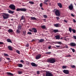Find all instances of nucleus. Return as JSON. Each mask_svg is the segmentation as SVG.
<instances>
[{
  "label": "nucleus",
  "mask_w": 76,
  "mask_h": 76,
  "mask_svg": "<svg viewBox=\"0 0 76 76\" xmlns=\"http://www.w3.org/2000/svg\"><path fill=\"white\" fill-rule=\"evenodd\" d=\"M55 59L53 58L48 59L47 60V62L51 64H53L55 63Z\"/></svg>",
  "instance_id": "f257e3e1"
},
{
  "label": "nucleus",
  "mask_w": 76,
  "mask_h": 76,
  "mask_svg": "<svg viewBox=\"0 0 76 76\" xmlns=\"http://www.w3.org/2000/svg\"><path fill=\"white\" fill-rule=\"evenodd\" d=\"M53 12L56 16H60V12L58 10L54 9L53 10Z\"/></svg>",
  "instance_id": "f03ea898"
},
{
  "label": "nucleus",
  "mask_w": 76,
  "mask_h": 76,
  "mask_svg": "<svg viewBox=\"0 0 76 76\" xmlns=\"http://www.w3.org/2000/svg\"><path fill=\"white\" fill-rule=\"evenodd\" d=\"M2 16L3 17V18L5 19H8L9 17V14H5V13H4L3 15H2Z\"/></svg>",
  "instance_id": "7ed1b4c3"
},
{
  "label": "nucleus",
  "mask_w": 76,
  "mask_h": 76,
  "mask_svg": "<svg viewBox=\"0 0 76 76\" xmlns=\"http://www.w3.org/2000/svg\"><path fill=\"white\" fill-rule=\"evenodd\" d=\"M9 7L12 10H15L16 8H15V6L13 4H10L9 6Z\"/></svg>",
  "instance_id": "20e7f679"
},
{
  "label": "nucleus",
  "mask_w": 76,
  "mask_h": 76,
  "mask_svg": "<svg viewBox=\"0 0 76 76\" xmlns=\"http://www.w3.org/2000/svg\"><path fill=\"white\" fill-rule=\"evenodd\" d=\"M46 76H53V74L49 72H46Z\"/></svg>",
  "instance_id": "39448f33"
},
{
  "label": "nucleus",
  "mask_w": 76,
  "mask_h": 76,
  "mask_svg": "<svg viewBox=\"0 0 76 76\" xmlns=\"http://www.w3.org/2000/svg\"><path fill=\"white\" fill-rule=\"evenodd\" d=\"M69 31L70 32V33L72 32V31L74 33H75L76 31L74 29H72V28L71 27H69Z\"/></svg>",
  "instance_id": "423d86ee"
},
{
  "label": "nucleus",
  "mask_w": 76,
  "mask_h": 76,
  "mask_svg": "<svg viewBox=\"0 0 76 76\" xmlns=\"http://www.w3.org/2000/svg\"><path fill=\"white\" fill-rule=\"evenodd\" d=\"M69 8L70 10H73V7L72 4H71L69 6Z\"/></svg>",
  "instance_id": "0eeeda50"
},
{
  "label": "nucleus",
  "mask_w": 76,
  "mask_h": 76,
  "mask_svg": "<svg viewBox=\"0 0 76 76\" xmlns=\"http://www.w3.org/2000/svg\"><path fill=\"white\" fill-rule=\"evenodd\" d=\"M63 72L66 74H69V71L68 70H64Z\"/></svg>",
  "instance_id": "6e6552de"
},
{
  "label": "nucleus",
  "mask_w": 76,
  "mask_h": 76,
  "mask_svg": "<svg viewBox=\"0 0 76 76\" xmlns=\"http://www.w3.org/2000/svg\"><path fill=\"white\" fill-rule=\"evenodd\" d=\"M41 57V55L40 54H38L37 55L36 57H35V59L36 60H38Z\"/></svg>",
  "instance_id": "1a4fd4ad"
},
{
  "label": "nucleus",
  "mask_w": 76,
  "mask_h": 76,
  "mask_svg": "<svg viewBox=\"0 0 76 76\" xmlns=\"http://www.w3.org/2000/svg\"><path fill=\"white\" fill-rule=\"evenodd\" d=\"M8 32L9 33H14V31H13V30L12 29H10L8 30Z\"/></svg>",
  "instance_id": "9d476101"
},
{
  "label": "nucleus",
  "mask_w": 76,
  "mask_h": 76,
  "mask_svg": "<svg viewBox=\"0 0 76 76\" xmlns=\"http://www.w3.org/2000/svg\"><path fill=\"white\" fill-rule=\"evenodd\" d=\"M22 20H25V17L24 15H22L20 19V21H21Z\"/></svg>",
  "instance_id": "9b49d317"
},
{
  "label": "nucleus",
  "mask_w": 76,
  "mask_h": 76,
  "mask_svg": "<svg viewBox=\"0 0 76 76\" xmlns=\"http://www.w3.org/2000/svg\"><path fill=\"white\" fill-rule=\"evenodd\" d=\"M55 38H56V39H59L60 38V37L59 35H57L55 37Z\"/></svg>",
  "instance_id": "f8f14e48"
},
{
  "label": "nucleus",
  "mask_w": 76,
  "mask_h": 76,
  "mask_svg": "<svg viewBox=\"0 0 76 76\" xmlns=\"http://www.w3.org/2000/svg\"><path fill=\"white\" fill-rule=\"evenodd\" d=\"M32 30H33V32L35 33H36L37 32V30L35 28H32Z\"/></svg>",
  "instance_id": "ddd939ff"
},
{
  "label": "nucleus",
  "mask_w": 76,
  "mask_h": 76,
  "mask_svg": "<svg viewBox=\"0 0 76 76\" xmlns=\"http://www.w3.org/2000/svg\"><path fill=\"white\" fill-rule=\"evenodd\" d=\"M26 9L25 8H21V11L26 12Z\"/></svg>",
  "instance_id": "4468645a"
},
{
  "label": "nucleus",
  "mask_w": 76,
  "mask_h": 76,
  "mask_svg": "<svg viewBox=\"0 0 76 76\" xmlns=\"http://www.w3.org/2000/svg\"><path fill=\"white\" fill-rule=\"evenodd\" d=\"M31 65L33 66H37V65L34 63H31Z\"/></svg>",
  "instance_id": "2eb2a0df"
},
{
  "label": "nucleus",
  "mask_w": 76,
  "mask_h": 76,
  "mask_svg": "<svg viewBox=\"0 0 76 76\" xmlns=\"http://www.w3.org/2000/svg\"><path fill=\"white\" fill-rule=\"evenodd\" d=\"M57 4L58 6L59 7V8H61L62 7V5L60 3H58Z\"/></svg>",
  "instance_id": "dca6fc26"
},
{
  "label": "nucleus",
  "mask_w": 76,
  "mask_h": 76,
  "mask_svg": "<svg viewBox=\"0 0 76 76\" xmlns=\"http://www.w3.org/2000/svg\"><path fill=\"white\" fill-rule=\"evenodd\" d=\"M70 45L71 46H76V44L74 43H71L70 44Z\"/></svg>",
  "instance_id": "f3484780"
},
{
  "label": "nucleus",
  "mask_w": 76,
  "mask_h": 76,
  "mask_svg": "<svg viewBox=\"0 0 76 76\" xmlns=\"http://www.w3.org/2000/svg\"><path fill=\"white\" fill-rule=\"evenodd\" d=\"M8 48L10 50L12 51L13 50V49H12V47L10 46H8Z\"/></svg>",
  "instance_id": "a211bd4d"
},
{
  "label": "nucleus",
  "mask_w": 76,
  "mask_h": 76,
  "mask_svg": "<svg viewBox=\"0 0 76 76\" xmlns=\"http://www.w3.org/2000/svg\"><path fill=\"white\" fill-rule=\"evenodd\" d=\"M8 12V13L11 14H13L14 13V11H12L11 10H9Z\"/></svg>",
  "instance_id": "6ab92c4d"
},
{
  "label": "nucleus",
  "mask_w": 76,
  "mask_h": 76,
  "mask_svg": "<svg viewBox=\"0 0 76 76\" xmlns=\"http://www.w3.org/2000/svg\"><path fill=\"white\" fill-rule=\"evenodd\" d=\"M7 75H11V76H13V74L10 73V72H7Z\"/></svg>",
  "instance_id": "aec40b11"
},
{
  "label": "nucleus",
  "mask_w": 76,
  "mask_h": 76,
  "mask_svg": "<svg viewBox=\"0 0 76 76\" xmlns=\"http://www.w3.org/2000/svg\"><path fill=\"white\" fill-rule=\"evenodd\" d=\"M18 66L19 67H22V66H23V65L21 64H17Z\"/></svg>",
  "instance_id": "412c9836"
},
{
  "label": "nucleus",
  "mask_w": 76,
  "mask_h": 76,
  "mask_svg": "<svg viewBox=\"0 0 76 76\" xmlns=\"http://www.w3.org/2000/svg\"><path fill=\"white\" fill-rule=\"evenodd\" d=\"M60 25V24H54V26L56 27H59V26Z\"/></svg>",
  "instance_id": "4be33fe9"
},
{
  "label": "nucleus",
  "mask_w": 76,
  "mask_h": 76,
  "mask_svg": "<svg viewBox=\"0 0 76 76\" xmlns=\"http://www.w3.org/2000/svg\"><path fill=\"white\" fill-rule=\"evenodd\" d=\"M16 10L17 12H19V11H21V8H17L16 9Z\"/></svg>",
  "instance_id": "5701e85b"
},
{
  "label": "nucleus",
  "mask_w": 76,
  "mask_h": 76,
  "mask_svg": "<svg viewBox=\"0 0 76 76\" xmlns=\"http://www.w3.org/2000/svg\"><path fill=\"white\" fill-rule=\"evenodd\" d=\"M38 40L39 41V42H38L39 43L42 42L44 41V40L42 39H41L40 40L38 39Z\"/></svg>",
  "instance_id": "b1692460"
},
{
  "label": "nucleus",
  "mask_w": 76,
  "mask_h": 76,
  "mask_svg": "<svg viewBox=\"0 0 76 76\" xmlns=\"http://www.w3.org/2000/svg\"><path fill=\"white\" fill-rule=\"evenodd\" d=\"M7 42H8L12 43V41L10 39H7Z\"/></svg>",
  "instance_id": "393cba45"
},
{
  "label": "nucleus",
  "mask_w": 76,
  "mask_h": 76,
  "mask_svg": "<svg viewBox=\"0 0 76 76\" xmlns=\"http://www.w3.org/2000/svg\"><path fill=\"white\" fill-rule=\"evenodd\" d=\"M18 29L20 31L21 30V26H18Z\"/></svg>",
  "instance_id": "a878e982"
},
{
  "label": "nucleus",
  "mask_w": 76,
  "mask_h": 76,
  "mask_svg": "<svg viewBox=\"0 0 76 76\" xmlns=\"http://www.w3.org/2000/svg\"><path fill=\"white\" fill-rule=\"evenodd\" d=\"M41 28L43 29H45L46 28L45 26H41Z\"/></svg>",
  "instance_id": "bb28decb"
},
{
  "label": "nucleus",
  "mask_w": 76,
  "mask_h": 76,
  "mask_svg": "<svg viewBox=\"0 0 76 76\" xmlns=\"http://www.w3.org/2000/svg\"><path fill=\"white\" fill-rule=\"evenodd\" d=\"M53 31L54 32L56 33V32H59V31L58 30H53Z\"/></svg>",
  "instance_id": "cd10ccee"
},
{
  "label": "nucleus",
  "mask_w": 76,
  "mask_h": 76,
  "mask_svg": "<svg viewBox=\"0 0 76 76\" xmlns=\"http://www.w3.org/2000/svg\"><path fill=\"white\" fill-rule=\"evenodd\" d=\"M26 30H24V31H23V33L24 35L25 36L26 35Z\"/></svg>",
  "instance_id": "c85d7f7f"
},
{
  "label": "nucleus",
  "mask_w": 76,
  "mask_h": 76,
  "mask_svg": "<svg viewBox=\"0 0 76 76\" xmlns=\"http://www.w3.org/2000/svg\"><path fill=\"white\" fill-rule=\"evenodd\" d=\"M31 20H36V18H35V17H31Z\"/></svg>",
  "instance_id": "c756f323"
},
{
  "label": "nucleus",
  "mask_w": 76,
  "mask_h": 76,
  "mask_svg": "<svg viewBox=\"0 0 76 76\" xmlns=\"http://www.w3.org/2000/svg\"><path fill=\"white\" fill-rule=\"evenodd\" d=\"M4 55L5 56H6L7 57H9V56L7 54H6L5 53H4Z\"/></svg>",
  "instance_id": "7c9ffc66"
},
{
  "label": "nucleus",
  "mask_w": 76,
  "mask_h": 76,
  "mask_svg": "<svg viewBox=\"0 0 76 76\" xmlns=\"http://www.w3.org/2000/svg\"><path fill=\"white\" fill-rule=\"evenodd\" d=\"M57 44H58L61 45L62 43L59 42H55Z\"/></svg>",
  "instance_id": "2f4dec72"
},
{
  "label": "nucleus",
  "mask_w": 76,
  "mask_h": 76,
  "mask_svg": "<svg viewBox=\"0 0 76 76\" xmlns=\"http://www.w3.org/2000/svg\"><path fill=\"white\" fill-rule=\"evenodd\" d=\"M29 3L31 4H34V2L33 1H29Z\"/></svg>",
  "instance_id": "473e14b6"
},
{
  "label": "nucleus",
  "mask_w": 76,
  "mask_h": 76,
  "mask_svg": "<svg viewBox=\"0 0 76 76\" xmlns=\"http://www.w3.org/2000/svg\"><path fill=\"white\" fill-rule=\"evenodd\" d=\"M26 46L27 48L29 47V44L28 43H27L26 45H25Z\"/></svg>",
  "instance_id": "72a5a7b5"
},
{
  "label": "nucleus",
  "mask_w": 76,
  "mask_h": 76,
  "mask_svg": "<svg viewBox=\"0 0 76 76\" xmlns=\"http://www.w3.org/2000/svg\"><path fill=\"white\" fill-rule=\"evenodd\" d=\"M20 30H18V29L17 30H16V32L17 33H18V34L19 33H20Z\"/></svg>",
  "instance_id": "f704fd0d"
},
{
  "label": "nucleus",
  "mask_w": 76,
  "mask_h": 76,
  "mask_svg": "<svg viewBox=\"0 0 76 76\" xmlns=\"http://www.w3.org/2000/svg\"><path fill=\"white\" fill-rule=\"evenodd\" d=\"M16 52L18 54H20V52H19V51L18 50H16Z\"/></svg>",
  "instance_id": "c9c22d12"
},
{
  "label": "nucleus",
  "mask_w": 76,
  "mask_h": 76,
  "mask_svg": "<svg viewBox=\"0 0 76 76\" xmlns=\"http://www.w3.org/2000/svg\"><path fill=\"white\" fill-rule=\"evenodd\" d=\"M18 73L19 74H22V72L20 71H19L18 72Z\"/></svg>",
  "instance_id": "e433bc0d"
},
{
  "label": "nucleus",
  "mask_w": 76,
  "mask_h": 76,
  "mask_svg": "<svg viewBox=\"0 0 76 76\" xmlns=\"http://www.w3.org/2000/svg\"><path fill=\"white\" fill-rule=\"evenodd\" d=\"M64 48H68L67 45H65V46H64Z\"/></svg>",
  "instance_id": "4c0bfd02"
},
{
  "label": "nucleus",
  "mask_w": 76,
  "mask_h": 76,
  "mask_svg": "<svg viewBox=\"0 0 76 76\" xmlns=\"http://www.w3.org/2000/svg\"><path fill=\"white\" fill-rule=\"evenodd\" d=\"M70 49H71V50H72V52H73L74 53V52H75V50H74V49H72V48H71Z\"/></svg>",
  "instance_id": "58836bf2"
},
{
  "label": "nucleus",
  "mask_w": 76,
  "mask_h": 76,
  "mask_svg": "<svg viewBox=\"0 0 76 76\" xmlns=\"http://www.w3.org/2000/svg\"><path fill=\"white\" fill-rule=\"evenodd\" d=\"M43 17L45 18H47V15H43Z\"/></svg>",
  "instance_id": "ea45409f"
},
{
  "label": "nucleus",
  "mask_w": 76,
  "mask_h": 76,
  "mask_svg": "<svg viewBox=\"0 0 76 76\" xmlns=\"http://www.w3.org/2000/svg\"><path fill=\"white\" fill-rule=\"evenodd\" d=\"M62 68H63V69H66V66H62Z\"/></svg>",
  "instance_id": "a19ab883"
},
{
  "label": "nucleus",
  "mask_w": 76,
  "mask_h": 76,
  "mask_svg": "<svg viewBox=\"0 0 76 76\" xmlns=\"http://www.w3.org/2000/svg\"><path fill=\"white\" fill-rule=\"evenodd\" d=\"M42 3H41L40 4V7H42Z\"/></svg>",
  "instance_id": "79ce46f5"
},
{
  "label": "nucleus",
  "mask_w": 76,
  "mask_h": 76,
  "mask_svg": "<svg viewBox=\"0 0 76 76\" xmlns=\"http://www.w3.org/2000/svg\"><path fill=\"white\" fill-rule=\"evenodd\" d=\"M50 53H51V52H46V53H45V54H50Z\"/></svg>",
  "instance_id": "37998d69"
},
{
  "label": "nucleus",
  "mask_w": 76,
  "mask_h": 76,
  "mask_svg": "<svg viewBox=\"0 0 76 76\" xmlns=\"http://www.w3.org/2000/svg\"><path fill=\"white\" fill-rule=\"evenodd\" d=\"M27 34H29L31 35L32 34V33H31V32H28L27 33Z\"/></svg>",
  "instance_id": "c03bdc74"
},
{
  "label": "nucleus",
  "mask_w": 76,
  "mask_h": 76,
  "mask_svg": "<svg viewBox=\"0 0 76 76\" xmlns=\"http://www.w3.org/2000/svg\"><path fill=\"white\" fill-rule=\"evenodd\" d=\"M71 67L72 68H75V66L74 65H73L71 66Z\"/></svg>",
  "instance_id": "a18cd8bd"
},
{
  "label": "nucleus",
  "mask_w": 76,
  "mask_h": 76,
  "mask_svg": "<svg viewBox=\"0 0 76 76\" xmlns=\"http://www.w3.org/2000/svg\"><path fill=\"white\" fill-rule=\"evenodd\" d=\"M73 37L75 39H76V36H73Z\"/></svg>",
  "instance_id": "49530a36"
},
{
  "label": "nucleus",
  "mask_w": 76,
  "mask_h": 76,
  "mask_svg": "<svg viewBox=\"0 0 76 76\" xmlns=\"http://www.w3.org/2000/svg\"><path fill=\"white\" fill-rule=\"evenodd\" d=\"M56 18L58 20L60 19L59 17H56Z\"/></svg>",
  "instance_id": "de8ad7c7"
},
{
  "label": "nucleus",
  "mask_w": 76,
  "mask_h": 76,
  "mask_svg": "<svg viewBox=\"0 0 76 76\" xmlns=\"http://www.w3.org/2000/svg\"><path fill=\"white\" fill-rule=\"evenodd\" d=\"M71 56L70 55H69L66 56V57H71Z\"/></svg>",
  "instance_id": "09e8293b"
},
{
  "label": "nucleus",
  "mask_w": 76,
  "mask_h": 76,
  "mask_svg": "<svg viewBox=\"0 0 76 76\" xmlns=\"http://www.w3.org/2000/svg\"><path fill=\"white\" fill-rule=\"evenodd\" d=\"M29 31L30 32H33V31L32 30H31V29H29Z\"/></svg>",
  "instance_id": "8fccbe9b"
},
{
  "label": "nucleus",
  "mask_w": 76,
  "mask_h": 76,
  "mask_svg": "<svg viewBox=\"0 0 76 76\" xmlns=\"http://www.w3.org/2000/svg\"><path fill=\"white\" fill-rule=\"evenodd\" d=\"M48 1V0H45L44 1V2H45V3H46V2H47Z\"/></svg>",
  "instance_id": "3c124183"
},
{
  "label": "nucleus",
  "mask_w": 76,
  "mask_h": 76,
  "mask_svg": "<svg viewBox=\"0 0 76 76\" xmlns=\"http://www.w3.org/2000/svg\"><path fill=\"white\" fill-rule=\"evenodd\" d=\"M20 62L21 63H23V62H24V61H23V60H21L20 61Z\"/></svg>",
  "instance_id": "603ef678"
},
{
  "label": "nucleus",
  "mask_w": 76,
  "mask_h": 76,
  "mask_svg": "<svg viewBox=\"0 0 76 76\" xmlns=\"http://www.w3.org/2000/svg\"><path fill=\"white\" fill-rule=\"evenodd\" d=\"M6 58L8 60H10V59L9 58Z\"/></svg>",
  "instance_id": "864d4df0"
},
{
  "label": "nucleus",
  "mask_w": 76,
  "mask_h": 76,
  "mask_svg": "<svg viewBox=\"0 0 76 76\" xmlns=\"http://www.w3.org/2000/svg\"><path fill=\"white\" fill-rule=\"evenodd\" d=\"M37 73L38 75L39 74V71H37Z\"/></svg>",
  "instance_id": "5fc2aeb1"
},
{
  "label": "nucleus",
  "mask_w": 76,
  "mask_h": 76,
  "mask_svg": "<svg viewBox=\"0 0 76 76\" xmlns=\"http://www.w3.org/2000/svg\"><path fill=\"white\" fill-rule=\"evenodd\" d=\"M56 46L57 47V48H59L60 47V46H57V45H56Z\"/></svg>",
  "instance_id": "6e6d98bb"
},
{
  "label": "nucleus",
  "mask_w": 76,
  "mask_h": 76,
  "mask_svg": "<svg viewBox=\"0 0 76 76\" xmlns=\"http://www.w3.org/2000/svg\"><path fill=\"white\" fill-rule=\"evenodd\" d=\"M64 22L66 23H67V21H66V20H64Z\"/></svg>",
  "instance_id": "4d7b16f0"
},
{
  "label": "nucleus",
  "mask_w": 76,
  "mask_h": 76,
  "mask_svg": "<svg viewBox=\"0 0 76 76\" xmlns=\"http://www.w3.org/2000/svg\"><path fill=\"white\" fill-rule=\"evenodd\" d=\"M26 63L27 64H29V62H28V61H26Z\"/></svg>",
  "instance_id": "13d9d810"
},
{
  "label": "nucleus",
  "mask_w": 76,
  "mask_h": 76,
  "mask_svg": "<svg viewBox=\"0 0 76 76\" xmlns=\"http://www.w3.org/2000/svg\"><path fill=\"white\" fill-rule=\"evenodd\" d=\"M4 43L2 42H0V45L3 44Z\"/></svg>",
  "instance_id": "bf43d9fd"
},
{
  "label": "nucleus",
  "mask_w": 76,
  "mask_h": 76,
  "mask_svg": "<svg viewBox=\"0 0 76 76\" xmlns=\"http://www.w3.org/2000/svg\"><path fill=\"white\" fill-rule=\"evenodd\" d=\"M51 47L50 46L48 47V48L49 49H51Z\"/></svg>",
  "instance_id": "052dcab7"
},
{
  "label": "nucleus",
  "mask_w": 76,
  "mask_h": 76,
  "mask_svg": "<svg viewBox=\"0 0 76 76\" xmlns=\"http://www.w3.org/2000/svg\"><path fill=\"white\" fill-rule=\"evenodd\" d=\"M71 15L73 17H74V16L72 14H71Z\"/></svg>",
  "instance_id": "680f3d73"
},
{
  "label": "nucleus",
  "mask_w": 76,
  "mask_h": 76,
  "mask_svg": "<svg viewBox=\"0 0 76 76\" xmlns=\"http://www.w3.org/2000/svg\"><path fill=\"white\" fill-rule=\"evenodd\" d=\"M73 22L74 23H75L76 22V21H75V20H74V19H73Z\"/></svg>",
  "instance_id": "e2e57ef3"
},
{
  "label": "nucleus",
  "mask_w": 76,
  "mask_h": 76,
  "mask_svg": "<svg viewBox=\"0 0 76 76\" xmlns=\"http://www.w3.org/2000/svg\"><path fill=\"white\" fill-rule=\"evenodd\" d=\"M2 61V58L0 57V62H1Z\"/></svg>",
  "instance_id": "0e129e2a"
},
{
  "label": "nucleus",
  "mask_w": 76,
  "mask_h": 76,
  "mask_svg": "<svg viewBox=\"0 0 76 76\" xmlns=\"http://www.w3.org/2000/svg\"><path fill=\"white\" fill-rule=\"evenodd\" d=\"M43 3L44 4H45L47 5H48V3H45V2H44Z\"/></svg>",
  "instance_id": "69168bd1"
},
{
  "label": "nucleus",
  "mask_w": 76,
  "mask_h": 76,
  "mask_svg": "<svg viewBox=\"0 0 76 76\" xmlns=\"http://www.w3.org/2000/svg\"><path fill=\"white\" fill-rule=\"evenodd\" d=\"M43 20H44V22H45V21H46V20H45V19H43Z\"/></svg>",
  "instance_id": "338daca9"
},
{
  "label": "nucleus",
  "mask_w": 76,
  "mask_h": 76,
  "mask_svg": "<svg viewBox=\"0 0 76 76\" xmlns=\"http://www.w3.org/2000/svg\"><path fill=\"white\" fill-rule=\"evenodd\" d=\"M41 9H42V10H44V9H43V8L41 7Z\"/></svg>",
  "instance_id": "774afa93"
}]
</instances>
